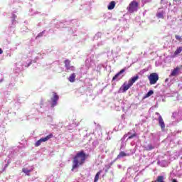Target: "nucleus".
Segmentation results:
<instances>
[{
    "label": "nucleus",
    "mask_w": 182,
    "mask_h": 182,
    "mask_svg": "<svg viewBox=\"0 0 182 182\" xmlns=\"http://www.w3.org/2000/svg\"><path fill=\"white\" fill-rule=\"evenodd\" d=\"M164 13L163 12H159V13H157L156 14V17L159 18V19H164V16L163 15Z\"/></svg>",
    "instance_id": "nucleus-20"
},
{
    "label": "nucleus",
    "mask_w": 182,
    "mask_h": 182,
    "mask_svg": "<svg viewBox=\"0 0 182 182\" xmlns=\"http://www.w3.org/2000/svg\"><path fill=\"white\" fill-rule=\"evenodd\" d=\"M127 156V154H126V152L124 151H121L118 156H117V159H122V157H126Z\"/></svg>",
    "instance_id": "nucleus-19"
},
{
    "label": "nucleus",
    "mask_w": 182,
    "mask_h": 182,
    "mask_svg": "<svg viewBox=\"0 0 182 182\" xmlns=\"http://www.w3.org/2000/svg\"><path fill=\"white\" fill-rule=\"evenodd\" d=\"M139 8V3L135 0H133L129 4L127 7V10L130 14H133V12H137V9Z\"/></svg>",
    "instance_id": "nucleus-1"
},
{
    "label": "nucleus",
    "mask_w": 182,
    "mask_h": 182,
    "mask_svg": "<svg viewBox=\"0 0 182 182\" xmlns=\"http://www.w3.org/2000/svg\"><path fill=\"white\" fill-rule=\"evenodd\" d=\"M149 147L150 150H153V149H154V147L151 146V145H149Z\"/></svg>",
    "instance_id": "nucleus-27"
},
{
    "label": "nucleus",
    "mask_w": 182,
    "mask_h": 182,
    "mask_svg": "<svg viewBox=\"0 0 182 182\" xmlns=\"http://www.w3.org/2000/svg\"><path fill=\"white\" fill-rule=\"evenodd\" d=\"M134 137H137V133L134 132V134H131L128 137V140H132V139H134Z\"/></svg>",
    "instance_id": "nucleus-22"
},
{
    "label": "nucleus",
    "mask_w": 182,
    "mask_h": 182,
    "mask_svg": "<svg viewBox=\"0 0 182 182\" xmlns=\"http://www.w3.org/2000/svg\"><path fill=\"white\" fill-rule=\"evenodd\" d=\"M89 157V154L85 153V151L81 150L78 151L74 157V160H86Z\"/></svg>",
    "instance_id": "nucleus-2"
},
{
    "label": "nucleus",
    "mask_w": 182,
    "mask_h": 182,
    "mask_svg": "<svg viewBox=\"0 0 182 182\" xmlns=\"http://www.w3.org/2000/svg\"><path fill=\"white\" fill-rule=\"evenodd\" d=\"M178 72H180V67H176L172 70L171 76H177V75H178Z\"/></svg>",
    "instance_id": "nucleus-12"
},
{
    "label": "nucleus",
    "mask_w": 182,
    "mask_h": 182,
    "mask_svg": "<svg viewBox=\"0 0 182 182\" xmlns=\"http://www.w3.org/2000/svg\"><path fill=\"white\" fill-rule=\"evenodd\" d=\"M114 6H116V1H112L109 4L107 8L109 11H112V9H114Z\"/></svg>",
    "instance_id": "nucleus-14"
},
{
    "label": "nucleus",
    "mask_w": 182,
    "mask_h": 182,
    "mask_svg": "<svg viewBox=\"0 0 182 182\" xmlns=\"http://www.w3.org/2000/svg\"><path fill=\"white\" fill-rule=\"evenodd\" d=\"M156 114H160L159 112H156Z\"/></svg>",
    "instance_id": "nucleus-29"
},
{
    "label": "nucleus",
    "mask_w": 182,
    "mask_h": 182,
    "mask_svg": "<svg viewBox=\"0 0 182 182\" xmlns=\"http://www.w3.org/2000/svg\"><path fill=\"white\" fill-rule=\"evenodd\" d=\"M130 87H132V85L129 82L127 85L124 82L120 89H122V93H124V92H127Z\"/></svg>",
    "instance_id": "nucleus-8"
},
{
    "label": "nucleus",
    "mask_w": 182,
    "mask_h": 182,
    "mask_svg": "<svg viewBox=\"0 0 182 182\" xmlns=\"http://www.w3.org/2000/svg\"><path fill=\"white\" fill-rule=\"evenodd\" d=\"M132 134V132H128L127 134H124V137H127V136Z\"/></svg>",
    "instance_id": "nucleus-25"
},
{
    "label": "nucleus",
    "mask_w": 182,
    "mask_h": 182,
    "mask_svg": "<svg viewBox=\"0 0 182 182\" xmlns=\"http://www.w3.org/2000/svg\"><path fill=\"white\" fill-rule=\"evenodd\" d=\"M4 53V50H2V48H0V55H2Z\"/></svg>",
    "instance_id": "nucleus-26"
},
{
    "label": "nucleus",
    "mask_w": 182,
    "mask_h": 182,
    "mask_svg": "<svg viewBox=\"0 0 182 182\" xmlns=\"http://www.w3.org/2000/svg\"><path fill=\"white\" fill-rule=\"evenodd\" d=\"M53 97L51 98L53 102L52 107H55L58 105V100H59V95L56 92H53Z\"/></svg>",
    "instance_id": "nucleus-6"
},
{
    "label": "nucleus",
    "mask_w": 182,
    "mask_h": 182,
    "mask_svg": "<svg viewBox=\"0 0 182 182\" xmlns=\"http://www.w3.org/2000/svg\"><path fill=\"white\" fill-rule=\"evenodd\" d=\"M175 38H176V39L177 41H178L179 42H181V41H182L181 36H178V35H176V36H175Z\"/></svg>",
    "instance_id": "nucleus-24"
},
{
    "label": "nucleus",
    "mask_w": 182,
    "mask_h": 182,
    "mask_svg": "<svg viewBox=\"0 0 182 182\" xmlns=\"http://www.w3.org/2000/svg\"><path fill=\"white\" fill-rule=\"evenodd\" d=\"M75 79H76V74H75V73H72V74L70 75V77H69V78H68V80H69V82H70L71 83H73V82H75Z\"/></svg>",
    "instance_id": "nucleus-13"
},
{
    "label": "nucleus",
    "mask_w": 182,
    "mask_h": 182,
    "mask_svg": "<svg viewBox=\"0 0 182 182\" xmlns=\"http://www.w3.org/2000/svg\"><path fill=\"white\" fill-rule=\"evenodd\" d=\"M150 85H156L159 80V75L156 73H152L148 77Z\"/></svg>",
    "instance_id": "nucleus-3"
},
{
    "label": "nucleus",
    "mask_w": 182,
    "mask_h": 182,
    "mask_svg": "<svg viewBox=\"0 0 182 182\" xmlns=\"http://www.w3.org/2000/svg\"><path fill=\"white\" fill-rule=\"evenodd\" d=\"M100 171L97 172V174L95 175L94 182H97L99 181V178L100 177Z\"/></svg>",
    "instance_id": "nucleus-21"
},
{
    "label": "nucleus",
    "mask_w": 182,
    "mask_h": 182,
    "mask_svg": "<svg viewBox=\"0 0 182 182\" xmlns=\"http://www.w3.org/2000/svg\"><path fill=\"white\" fill-rule=\"evenodd\" d=\"M33 168L28 169L27 168H23L22 171L24 173L26 176H31L30 173L33 171Z\"/></svg>",
    "instance_id": "nucleus-15"
},
{
    "label": "nucleus",
    "mask_w": 182,
    "mask_h": 182,
    "mask_svg": "<svg viewBox=\"0 0 182 182\" xmlns=\"http://www.w3.org/2000/svg\"><path fill=\"white\" fill-rule=\"evenodd\" d=\"M71 61L69 59H66L64 61L65 68L67 70V72H69L71 70L72 72H74L75 70V66L70 65Z\"/></svg>",
    "instance_id": "nucleus-5"
},
{
    "label": "nucleus",
    "mask_w": 182,
    "mask_h": 182,
    "mask_svg": "<svg viewBox=\"0 0 182 182\" xmlns=\"http://www.w3.org/2000/svg\"><path fill=\"white\" fill-rule=\"evenodd\" d=\"M159 126L161 127L162 130H164L166 129V124H164V121L163 120V117L161 115H159Z\"/></svg>",
    "instance_id": "nucleus-9"
},
{
    "label": "nucleus",
    "mask_w": 182,
    "mask_h": 182,
    "mask_svg": "<svg viewBox=\"0 0 182 182\" xmlns=\"http://www.w3.org/2000/svg\"><path fill=\"white\" fill-rule=\"evenodd\" d=\"M124 72H126V68H124L122 70H121L119 73H117L113 77H112V82L116 80V79H117V77H119V76L120 75H122V73H124Z\"/></svg>",
    "instance_id": "nucleus-11"
},
{
    "label": "nucleus",
    "mask_w": 182,
    "mask_h": 182,
    "mask_svg": "<svg viewBox=\"0 0 182 182\" xmlns=\"http://www.w3.org/2000/svg\"><path fill=\"white\" fill-rule=\"evenodd\" d=\"M53 137V134H50L48 136H46V137L40 139L39 140H38L36 142L35 146L39 147V146H41V144H42V142L48 141V140H49V139H52Z\"/></svg>",
    "instance_id": "nucleus-4"
},
{
    "label": "nucleus",
    "mask_w": 182,
    "mask_h": 182,
    "mask_svg": "<svg viewBox=\"0 0 182 182\" xmlns=\"http://www.w3.org/2000/svg\"><path fill=\"white\" fill-rule=\"evenodd\" d=\"M164 176H159L157 178H156V180L153 181V182H164Z\"/></svg>",
    "instance_id": "nucleus-18"
},
{
    "label": "nucleus",
    "mask_w": 182,
    "mask_h": 182,
    "mask_svg": "<svg viewBox=\"0 0 182 182\" xmlns=\"http://www.w3.org/2000/svg\"><path fill=\"white\" fill-rule=\"evenodd\" d=\"M182 53V47H178L174 52V56H177V55H180Z\"/></svg>",
    "instance_id": "nucleus-17"
},
{
    "label": "nucleus",
    "mask_w": 182,
    "mask_h": 182,
    "mask_svg": "<svg viewBox=\"0 0 182 182\" xmlns=\"http://www.w3.org/2000/svg\"><path fill=\"white\" fill-rule=\"evenodd\" d=\"M153 93H154V92H153V90H149V92H148V93H146V95H145V98L146 97H150V96H151V95H153Z\"/></svg>",
    "instance_id": "nucleus-23"
},
{
    "label": "nucleus",
    "mask_w": 182,
    "mask_h": 182,
    "mask_svg": "<svg viewBox=\"0 0 182 182\" xmlns=\"http://www.w3.org/2000/svg\"><path fill=\"white\" fill-rule=\"evenodd\" d=\"M83 163H85V161H77V160H74L73 162V168H72V171H73V170H75V168H77V167H79V166H82V164H83Z\"/></svg>",
    "instance_id": "nucleus-7"
},
{
    "label": "nucleus",
    "mask_w": 182,
    "mask_h": 182,
    "mask_svg": "<svg viewBox=\"0 0 182 182\" xmlns=\"http://www.w3.org/2000/svg\"><path fill=\"white\" fill-rule=\"evenodd\" d=\"M172 182H178V181H177V179H173Z\"/></svg>",
    "instance_id": "nucleus-28"
},
{
    "label": "nucleus",
    "mask_w": 182,
    "mask_h": 182,
    "mask_svg": "<svg viewBox=\"0 0 182 182\" xmlns=\"http://www.w3.org/2000/svg\"><path fill=\"white\" fill-rule=\"evenodd\" d=\"M136 80H139V75H135L134 77H132L131 79L129 80L128 82L132 86H133L134 83H135Z\"/></svg>",
    "instance_id": "nucleus-10"
},
{
    "label": "nucleus",
    "mask_w": 182,
    "mask_h": 182,
    "mask_svg": "<svg viewBox=\"0 0 182 182\" xmlns=\"http://www.w3.org/2000/svg\"><path fill=\"white\" fill-rule=\"evenodd\" d=\"M157 164H159V166H161V167H166V166H167V161H166L165 160H160L158 161Z\"/></svg>",
    "instance_id": "nucleus-16"
}]
</instances>
